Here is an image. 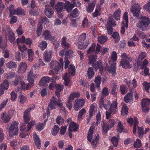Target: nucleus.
I'll list each match as a JSON object with an SVG mask.
<instances>
[{
	"label": "nucleus",
	"mask_w": 150,
	"mask_h": 150,
	"mask_svg": "<svg viewBox=\"0 0 150 150\" xmlns=\"http://www.w3.org/2000/svg\"><path fill=\"white\" fill-rule=\"evenodd\" d=\"M27 68V64L25 62L20 63L18 68V72L19 74H23L26 71Z\"/></svg>",
	"instance_id": "f3484780"
},
{
	"label": "nucleus",
	"mask_w": 150,
	"mask_h": 150,
	"mask_svg": "<svg viewBox=\"0 0 150 150\" xmlns=\"http://www.w3.org/2000/svg\"><path fill=\"white\" fill-rule=\"evenodd\" d=\"M145 37V35L143 32L140 31H138L134 35L133 38H138V37L144 38Z\"/></svg>",
	"instance_id": "603ef678"
},
{
	"label": "nucleus",
	"mask_w": 150,
	"mask_h": 150,
	"mask_svg": "<svg viewBox=\"0 0 150 150\" xmlns=\"http://www.w3.org/2000/svg\"><path fill=\"white\" fill-rule=\"evenodd\" d=\"M141 146L142 145L140 140L139 139H137L134 143V147L136 148H139L141 147Z\"/></svg>",
	"instance_id": "69168bd1"
},
{
	"label": "nucleus",
	"mask_w": 150,
	"mask_h": 150,
	"mask_svg": "<svg viewBox=\"0 0 150 150\" xmlns=\"http://www.w3.org/2000/svg\"><path fill=\"white\" fill-rule=\"evenodd\" d=\"M122 59L120 61V65L122 67L125 69L130 67L129 62H131L132 58L128 57L127 54L125 53H123L121 55Z\"/></svg>",
	"instance_id": "423d86ee"
},
{
	"label": "nucleus",
	"mask_w": 150,
	"mask_h": 150,
	"mask_svg": "<svg viewBox=\"0 0 150 150\" xmlns=\"http://www.w3.org/2000/svg\"><path fill=\"white\" fill-rule=\"evenodd\" d=\"M20 102L21 104H23L27 100V97L23 95H21L19 96Z\"/></svg>",
	"instance_id": "13d9d810"
},
{
	"label": "nucleus",
	"mask_w": 150,
	"mask_h": 150,
	"mask_svg": "<svg viewBox=\"0 0 150 150\" xmlns=\"http://www.w3.org/2000/svg\"><path fill=\"white\" fill-rule=\"evenodd\" d=\"M37 75L36 74H33V72L31 71H29L27 76V80L29 83L34 85V79L36 77Z\"/></svg>",
	"instance_id": "dca6fc26"
},
{
	"label": "nucleus",
	"mask_w": 150,
	"mask_h": 150,
	"mask_svg": "<svg viewBox=\"0 0 150 150\" xmlns=\"http://www.w3.org/2000/svg\"><path fill=\"white\" fill-rule=\"evenodd\" d=\"M128 113V109L127 107L124 104H123V106L121 111V113L122 115H125Z\"/></svg>",
	"instance_id": "49530a36"
},
{
	"label": "nucleus",
	"mask_w": 150,
	"mask_h": 150,
	"mask_svg": "<svg viewBox=\"0 0 150 150\" xmlns=\"http://www.w3.org/2000/svg\"><path fill=\"white\" fill-rule=\"evenodd\" d=\"M79 14V12L77 8H75L70 13L71 17L73 18H76L78 17Z\"/></svg>",
	"instance_id": "c9c22d12"
},
{
	"label": "nucleus",
	"mask_w": 150,
	"mask_h": 150,
	"mask_svg": "<svg viewBox=\"0 0 150 150\" xmlns=\"http://www.w3.org/2000/svg\"><path fill=\"white\" fill-rule=\"evenodd\" d=\"M96 47V44L94 43L93 44L87 51V54H91L93 53L96 54H98L100 51L101 47L99 44H97Z\"/></svg>",
	"instance_id": "9d476101"
},
{
	"label": "nucleus",
	"mask_w": 150,
	"mask_h": 150,
	"mask_svg": "<svg viewBox=\"0 0 150 150\" xmlns=\"http://www.w3.org/2000/svg\"><path fill=\"white\" fill-rule=\"evenodd\" d=\"M118 137H116L115 136H113L112 137L111 139V141L113 144V145L115 146H117L118 144Z\"/></svg>",
	"instance_id": "c03bdc74"
},
{
	"label": "nucleus",
	"mask_w": 150,
	"mask_h": 150,
	"mask_svg": "<svg viewBox=\"0 0 150 150\" xmlns=\"http://www.w3.org/2000/svg\"><path fill=\"white\" fill-rule=\"evenodd\" d=\"M62 47L65 48H67L70 47V44L66 42V38H63L62 42Z\"/></svg>",
	"instance_id": "09e8293b"
},
{
	"label": "nucleus",
	"mask_w": 150,
	"mask_h": 150,
	"mask_svg": "<svg viewBox=\"0 0 150 150\" xmlns=\"http://www.w3.org/2000/svg\"><path fill=\"white\" fill-rule=\"evenodd\" d=\"M45 125L41 123H39L36 126V129L39 131H41L44 127Z\"/></svg>",
	"instance_id": "e2e57ef3"
},
{
	"label": "nucleus",
	"mask_w": 150,
	"mask_h": 150,
	"mask_svg": "<svg viewBox=\"0 0 150 150\" xmlns=\"http://www.w3.org/2000/svg\"><path fill=\"white\" fill-rule=\"evenodd\" d=\"M42 28L43 26L42 23H40V22H39V23L38 24L37 26L36 30L38 37H39L40 35Z\"/></svg>",
	"instance_id": "a19ab883"
},
{
	"label": "nucleus",
	"mask_w": 150,
	"mask_h": 150,
	"mask_svg": "<svg viewBox=\"0 0 150 150\" xmlns=\"http://www.w3.org/2000/svg\"><path fill=\"white\" fill-rule=\"evenodd\" d=\"M86 111L84 108H82L80 110L79 112L77 120L81 121L82 119L83 115L86 112Z\"/></svg>",
	"instance_id": "72a5a7b5"
},
{
	"label": "nucleus",
	"mask_w": 150,
	"mask_h": 150,
	"mask_svg": "<svg viewBox=\"0 0 150 150\" xmlns=\"http://www.w3.org/2000/svg\"><path fill=\"white\" fill-rule=\"evenodd\" d=\"M63 7V4L60 2L58 3L55 7L58 13L62 11Z\"/></svg>",
	"instance_id": "de8ad7c7"
},
{
	"label": "nucleus",
	"mask_w": 150,
	"mask_h": 150,
	"mask_svg": "<svg viewBox=\"0 0 150 150\" xmlns=\"http://www.w3.org/2000/svg\"><path fill=\"white\" fill-rule=\"evenodd\" d=\"M19 124V122L17 121H14L12 122L8 129L9 135L10 137L18 134Z\"/></svg>",
	"instance_id": "0eeeda50"
},
{
	"label": "nucleus",
	"mask_w": 150,
	"mask_h": 150,
	"mask_svg": "<svg viewBox=\"0 0 150 150\" xmlns=\"http://www.w3.org/2000/svg\"><path fill=\"white\" fill-rule=\"evenodd\" d=\"M47 43L46 41H42L39 44L38 46L42 51H43L47 47Z\"/></svg>",
	"instance_id": "4c0bfd02"
},
{
	"label": "nucleus",
	"mask_w": 150,
	"mask_h": 150,
	"mask_svg": "<svg viewBox=\"0 0 150 150\" xmlns=\"http://www.w3.org/2000/svg\"><path fill=\"white\" fill-rule=\"evenodd\" d=\"M116 24L115 21L112 18L109 17L108 20V22L106 25L115 26Z\"/></svg>",
	"instance_id": "473e14b6"
},
{
	"label": "nucleus",
	"mask_w": 150,
	"mask_h": 150,
	"mask_svg": "<svg viewBox=\"0 0 150 150\" xmlns=\"http://www.w3.org/2000/svg\"><path fill=\"white\" fill-rule=\"evenodd\" d=\"M95 6V4L92 3L89 4L87 8V11L88 13L92 12L94 9Z\"/></svg>",
	"instance_id": "6e6d98bb"
},
{
	"label": "nucleus",
	"mask_w": 150,
	"mask_h": 150,
	"mask_svg": "<svg viewBox=\"0 0 150 150\" xmlns=\"http://www.w3.org/2000/svg\"><path fill=\"white\" fill-rule=\"evenodd\" d=\"M33 139L35 144L37 147L39 149L41 146V141L38 136L35 133L33 135Z\"/></svg>",
	"instance_id": "5701e85b"
},
{
	"label": "nucleus",
	"mask_w": 150,
	"mask_h": 150,
	"mask_svg": "<svg viewBox=\"0 0 150 150\" xmlns=\"http://www.w3.org/2000/svg\"><path fill=\"white\" fill-rule=\"evenodd\" d=\"M63 105V103L61 101L58 99V102L57 101V99L54 97L52 98L50 100V101L48 104V107L52 109H54L56 108L57 107L61 106Z\"/></svg>",
	"instance_id": "6e6552de"
},
{
	"label": "nucleus",
	"mask_w": 150,
	"mask_h": 150,
	"mask_svg": "<svg viewBox=\"0 0 150 150\" xmlns=\"http://www.w3.org/2000/svg\"><path fill=\"white\" fill-rule=\"evenodd\" d=\"M29 110L27 109L25 110L23 115V119L25 122H27L30 120V115L29 114Z\"/></svg>",
	"instance_id": "7c9ffc66"
},
{
	"label": "nucleus",
	"mask_w": 150,
	"mask_h": 150,
	"mask_svg": "<svg viewBox=\"0 0 150 150\" xmlns=\"http://www.w3.org/2000/svg\"><path fill=\"white\" fill-rule=\"evenodd\" d=\"M120 10L118 9L116 10L113 14L114 18L116 20H119L120 19Z\"/></svg>",
	"instance_id": "a18cd8bd"
},
{
	"label": "nucleus",
	"mask_w": 150,
	"mask_h": 150,
	"mask_svg": "<svg viewBox=\"0 0 150 150\" xmlns=\"http://www.w3.org/2000/svg\"><path fill=\"white\" fill-rule=\"evenodd\" d=\"M23 78V76H19L16 78V80L13 82V85L14 86H16L18 83V81L22 79Z\"/></svg>",
	"instance_id": "0e129e2a"
},
{
	"label": "nucleus",
	"mask_w": 150,
	"mask_h": 150,
	"mask_svg": "<svg viewBox=\"0 0 150 150\" xmlns=\"http://www.w3.org/2000/svg\"><path fill=\"white\" fill-rule=\"evenodd\" d=\"M18 48L19 50L22 52H24L26 51L27 47L24 45L22 46L19 45L18 43L21 42L22 43H25L26 44L30 45L32 42V41L30 38H18L16 40Z\"/></svg>",
	"instance_id": "39448f33"
},
{
	"label": "nucleus",
	"mask_w": 150,
	"mask_h": 150,
	"mask_svg": "<svg viewBox=\"0 0 150 150\" xmlns=\"http://www.w3.org/2000/svg\"><path fill=\"white\" fill-rule=\"evenodd\" d=\"M94 74L95 73L93 71V68L91 67L88 68L87 71V74L88 78L89 79L92 78L94 76Z\"/></svg>",
	"instance_id": "58836bf2"
},
{
	"label": "nucleus",
	"mask_w": 150,
	"mask_h": 150,
	"mask_svg": "<svg viewBox=\"0 0 150 150\" xmlns=\"http://www.w3.org/2000/svg\"><path fill=\"white\" fill-rule=\"evenodd\" d=\"M1 117L5 123L8 122L11 118L10 116L9 115L6 114L4 113L1 114Z\"/></svg>",
	"instance_id": "c756f323"
},
{
	"label": "nucleus",
	"mask_w": 150,
	"mask_h": 150,
	"mask_svg": "<svg viewBox=\"0 0 150 150\" xmlns=\"http://www.w3.org/2000/svg\"><path fill=\"white\" fill-rule=\"evenodd\" d=\"M140 9V5L139 4H135L131 6L130 11L133 13L134 16L139 18Z\"/></svg>",
	"instance_id": "1a4fd4ad"
},
{
	"label": "nucleus",
	"mask_w": 150,
	"mask_h": 150,
	"mask_svg": "<svg viewBox=\"0 0 150 150\" xmlns=\"http://www.w3.org/2000/svg\"><path fill=\"white\" fill-rule=\"evenodd\" d=\"M44 12L45 14L49 18H51L54 13L53 10L49 5L45 6Z\"/></svg>",
	"instance_id": "4468645a"
},
{
	"label": "nucleus",
	"mask_w": 150,
	"mask_h": 150,
	"mask_svg": "<svg viewBox=\"0 0 150 150\" xmlns=\"http://www.w3.org/2000/svg\"><path fill=\"white\" fill-rule=\"evenodd\" d=\"M143 85L145 90L149 93V88L150 87V83L145 81L143 83Z\"/></svg>",
	"instance_id": "680f3d73"
},
{
	"label": "nucleus",
	"mask_w": 150,
	"mask_h": 150,
	"mask_svg": "<svg viewBox=\"0 0 150 150\" xmlns=\"http://www.w3.org/2000/svg\"><path fill=\"white\" fill-rule=\"evenodd\" d=\"M94 129V125H93L91 127L89 130L88 134L87 139L89 141L91 142L92 139V135L93 134V131Z\"/></svg>",
	"instance_id": "bb28decb"
},
{
	"label": "nucleus",
	"mask_w": 150,
	"mask_h": 150,
	"mask_svg": "<svg viewBox=\"0 0 150 150\" xmlns=\"http://www.w3.org/2000/svg\"><path fill=\"white\" fill-rule=\"evenodd\" d=\"M85 101L83 99L78 98L75 101L74 104V109L75 111H78L85 104Z\"/></svg>",
	"instance_id": "9b49d317"
},
{
	"label": "nucleus",
	"mask_w": 150,
	"mask_h": 150,
	"mask_svg": "<svg viewBox=\"0 0 150 150\" xmlns=\"http://www.w3.org/2000/svg\"><path fill=\"white\" fill-rule=\"evenodd\" d=\"M144 8L146 11L150 12V1H149L144 6Z\"/></svg>",
	"instance_id": "774afa93"
},
{
	"label": "nucleus",
	"mask_w": 150,
	"mask_h": 150,
	"mask_svg": "<svg viewBox=\"0 0 150 150\" xmlns=\"http://www.w3.org/2000/svg\"><path fill=\"white\" fill-rule=\"evenodd\" d=\"M95 138H94L93 140L92 141L91 143L93 147H95L96 146V145L98 144L99 137L98 134H97L95 136Z\"/></svg>",
	"instance_id": "ea45409f"
},
{
	"label": "nucleus",
	"mask_w": 150,
	"mask_h": 150,
	"mask_svg": "<svg viewBox=\"0 0 150 150\" xmlns=\"http://www.w3.org/2000/svg\"><path fill=\"white\" fill-rule=\"evenodd\" d=\"M146 56V53L144 52H142L140 53L139 56L138 57V59L137 62V65L138 66L140 65V61L142 60Z\"/></svg>",
	"instance_id": "f704fd0d"
},
{
	"label": "nucleus",
	"mask_w": 150,
	"mask_h": 150,
	"mask_svg": "<svg viewBox=\"0 0 150 150\" xmlns=\"http://www.w3.org/2000/svg\"><path fill=\"white\" fill-rule=\"evenodd\" d=\"M6 66L9 69L16 68L17 67V64L13 62H9L6 64Z\"/></svg>",
	"instance_id": "37998d69"
},
{
	"label": "nucleus",
	"mask_w": 150,
	"mask_h": 150,
	"mask_svg": "<svg viewBox=\"0 0 150 150\" xmlns=\"http://www.w3.org/2000/svg\"><path fill=\"white\" fill-rule=\"evenodd\" d=\"M88 43V40H86L85 38H80L78 42V47L81 50L85 49L87 46Z\"/></svg>",
	"instance_id": "f8f14e48"
},
{
	"label": "nucleus",
	"mask_w": 150,
	"mask_h": 150,
	"mask_svg": "<svg viewBox=\"0 0 150 150\" xmlns=\"http://www.w3.org/2000/svg\"><path fill=\"white\" fill-rule=\"evenodd\" d=\"M59 130V128L58 125L54 126L52 131V134L53 135H56L58 133Z\"/></svg>",
	"instance_id": "5fc2aeb1"
},
{
	"label": "nucleus",
	"mask_w": 150,
	"mask_h": 150,
	"mask_svg": "<svg viewBox=\"0 0 150 150\" xmlns=\"http://www.w3.org/2000/svg\"><path fill=\"white\" fill-rule=\"evenodd\" d=\"M52 79V78L48 76L43 77L39 83V85L40 86H47V84L51 81Z\"/></svg>",
	"instance_id": "a211bd4d"
},
{
	"label": "nucleus",
	"mask_w": 150,
	"mask_h": 150,
	"mask_svg": "<svg viewBox=\"0 0 150 150\" xmlns=\"http://www.w3.org/2000/svg\"><path fill=\"white\" fill-rule=\"evenodd\" d=\"M134 124L133 129V133L135 134L136 132V129L138 128V133L144 132L143 129L141 127H139L138 126V122L137 121V118L136 117L134 118Z\"/></svg>",
	"instance_id": "6ab92c4d"
},
{
	"label": "nucleus",
	"mask_w": 150,
	"mask_h": 150,
	"mask_svg": "<svg viewBox=\"0 0 150 150\" xmlns=\"http://www.w3.org/2000/svg\"><path fill=\"white\" fill-rule=\"evenodd\" d=\"M14 6L13 5H11L9 7V10L10 12V16L11 17L13 15L15 10Z\"/></svg>",
	"instance_id": "338daca9"
},
{
	"label": "nucleus",
	"mask_w": 150,
	"mask_h": 150,
	"mask_svg": "<svg viewBox=\"0 0 150 150\" xmlns=\"http://www.w3.org/2000/svg\"><path fill=\"white\" fill-rule=\"evenodd\" d=\"M50 68L56 71H58L61 68V65L56 60H52L50 63Z\"/></svg>",
	"instance_id": "ddd939ff"
},
{
	"label": "nucleus",
	"mask_w": 150,
	"mask_h": 150,
	"mask_svg": "<svg viewBox=\"0 0 150 150\" xmlns=\"http://www.w3.org/2000/svg\"><path fill=\"white\" fill-rule=\"evenodd\" d=\"M140 20L136 24L137 27L141 30L144 31L146 30L150 23L149 18L145 16H142Z\"/></svg>",
	"instance_id": "f03ea898"
},
{
	"label": "nucleus",
	"mask_w": 150,
	"mask_h": 150,
	"mask_svg": "<svg viewBox=\"0 0 150 150\" xmlns=\"http://www.w3.org/2000/svg\"><path fill=\"white\" fill-rule=\"evenodd\" d=\"M24 13V11L21 8H18L15 10L13 15L22 14Z\"/></svg>",
	"instance_id": "4d7b16f0"
},
{
	"label": "nucleus",
	"mask_w": 150,
	"mask_h": 150,
	"mask_svg": "<svg viewBox=\"0 0 150 150\" xmlns=\"http://www.w3.org/2000/svg\"><path fill=\"white\" fill-rule=\"evenodd\" d=\"M9 86V84L7 81H4L3 83L0 85V87L4 90L7 89Z\"/></svg>",
	"instance_id": "8fccbe9b"
},
{
	"label": "nucleus",
	"mask_w": 150,
	"mask_h": 150,
	"mask_svg": "<svg viewBox=\"0 0 150 150\" xmlns=\"http://www.w3.org/2000/svg\"><path fill=\"white\" fill-rule=\"evenodd\" d=\"M55 120L56 123L58 125L63 123L64 121V119L62 117L60 116H58L56 119Z\"/></svg>",
	"instance_id": "3c124183"
},
{
	"label": "nucleus",
	"mask_w": 150,
	"mask_h": 150,
	"mask_svg": "<svg viewBox=\"0 0 150 150\" xmlns=\"http://www.w3.org/2000/svg\"><path fill=\"white\" fill-rule=\"evenodd\" d=\"M116 64L113 63L108 69V71L112 75H115L116 74Z\"/></svg>",
	"instance_id": "b1692460"
},
{
	"label": "nucleus",
	"mask_w": 150,
	"mask_h": 150,
	"mask_svg": "<svg viewBox=\"0 0 150 150\" xmlns=\"http://www.w3.org/2000/svg\"><path fill=\"white\" fill-rule=\"evenodd\" d=\"M20 83L22 89L24 90H29L31 87H33L34 85L30 83L25 84V83L23 81H20Z\"/></svg>",
	"instance_id": "aec40b11"
},
{
	"label": "nucleus",
	"mask_w": 150,
	"mask_h": 150,
	"mask_svg": "<svg viewBox=\"0 0 150 150\" xmlns=\"http://www.w3.org/2000/svg\"><path fill=\"white\" fill-rule=\"evenodd\" d=\"M64 86L62 85L58 84L56 86L55 94L57 96L59 100L60 98V92L63 89Z\"/></svg>",
	"instance_id": "393cba45"
},
{
	"label": "nucleus",
	"mask_w": 150,
	"mask_h": 150,
	"mask_svg": "<svg viewBox=\"0 0 150 150\" xmlns=\"http://www.w3.org/2000/svg\"><path fill=\"white\" fill-rule=\"evenodd\" d=\"M75 6V2H74L73 4H71L69 1H67L65 5V8L67 11L69 12L71 11L73 8Z\"/></svg>",
	"instance_id": "4be33fe9"
},
{
	"label": "nucleus",
	"mask_w": 150,
	"mask_h": 150,
	"mask_svg": "<svg viewBox=\"0 0 150 150\" xmlns=\"http://www.w3.org/2000/svg\"><path fill=\"white\" fill-rule=\"evenodd\" d=\"M116 130L119 133H121L122 132H126V130L124 129V127L122 122L120 121L118 123Z\"/></svg>",
	"instance_id": "c85d7f7f"
},
{
	"label": "nucleus",
	"mask_w": 150,
	"mask_h": 150,
	"mask_svg": "<svg viewBox=\"0 0 150 150\" xmlns=\"http://www.w3.org/2000/svg\"><path fill=\"white\" fill-rule=\"evenodd\" d=\"M111 61H109V63L110 64L111 61L113 62H115L116 61L117 58V55L116 53L113 51L112 52L111 54Z\"/></svg>",
	"instance_id": "79ce46f5"
},
{
	"label": "nucleus",
	"mask_w": 150,
	"mask_h": 150,
	"mask_svg": "<svg viewBox=\"0 0 150 150\" xmlns=\"http://www.w3.org/2000/svg\"><path fill=\"white\" fill-rule=\"evenodd\" d=\"M53 53L52 50H47L45 51L44 56L45 62H49L50 61Z\"/></svg>",
	"instance_id": "2eb2a0df"
},
{
	"label": "nucleus",
	"mask_w": 150,
	"mask_h": 150,
	"mask_svg": "<svg viewBox=\"0 0 150 150\" xmlns=\"http://www.w3.org/2000/svg\"><path fill=\"white\" fill-rule=\"evenodd\" d=\"M150 105V99L148 98H144L142 102V107H146Z\"/></svg>",
	"instance_id": "e433bc0d"
},
{
	"label": "nucleus",
	"mask_w": 150,
	"mask_h": 150,
	"mask_svg": "<svg viewBox=\"0 0 150 150\" xmlns=\"http://www.w3.org/2000/svg\"><path fill=\"white\" fill-rule=\"evenodd\" d=\"M133 99L132 93L130 92L128 93L124 97V101L125 102L128 103L131 101Z\"/></svg>",
	"instance_id": "cd10ccee"
},
{
	"label": "nucleus",
	"mask_w": 150,
	"mask_h": 150,
	"mask_svg": "<svg viewBox=\"0 0 150 150\" xmlns=\"http://www.w3.org/2000/svg\"><path fill=\"white\" fill-rule=\"evenodd\" d=\"M115 121L113 119H110L107 122V124L111 129L112 127L115 124Z\"/></svg>",
	"instance_id": "052dcab7"
},
{
	"label": "nucleus",
	"mask_w": 150,
	"mask_h": 150,
	"mask_svg": "<svg viewBox=\"0 0 150 150\" xmlns=\"http://www.w3.org/2000/svg\"><path fill=\"white\" fill-rule=\"evenodd\" d=\"M117 100L113 101L111 104L110 100L104 101L102 99L99 102L100 107L104 108L106 110L108 109L106 112V118L107 119L111 117V114H115L117 111Z\"/></svg>",
	"instance_id": "f257e3e1"
},
{
	"label": "nucleus",
	"mask_w": 150,
	"mask_h": 150,
	"mask_svg": "<svg viewBox=\"0 0 150 150\" xmlns=\"http://www.w3.org/2000/svg\"><path fill=\"white\" fill-rule=\"evenodd\" d=\"M103 132L104 133H106L111 128L109 127V126L107 123H103L102 126Z\"/></svg>",
	"instance_id": "bf43d9fd"
},
{
	"label": "nucleus",
	"mask_w": 150,
	"mask_h": 150,
	"mask_svg": "<svg viewBox=\"0 0 150 150\" xmlns=\"http://www.w3.org/2000/svg\"><path fill=\"white\" fill-rule=\"evenodd\" d=\"M69 73H66L63 77L64 80V83L65 86L69 85L70 82V78L75 74V69L74 66L70 65L68 68Z\"/></svg>",
	"instance_id": "7ed1b4c3"
},
{
	"label": "nucleus",
	"mask_w": 150,
	"mask_h": 150,
	"mask_svg": "<svg viewBox=\"0 0 150 150\" xmlns=\"http://www.w3.org/2000/svg\"><path fill=\"white\" fill-rule=\"evenodd\" d=\"M101 77L100 75L97 76L95 78L94 82L96 84V86L98 91L100 90V85L101 82Z\"/></svg>",
	"instance_id": "412c9836"
},
{
	"label": "nucleus",
	"mask_w": 150,
	"mask_h": 150,
	"mask_svg": "<svg viewBox=\"0 0 150 150\" xmlns=\"http://www.w3.org/2000/svg\"><path fill=\"white\" fill-rule=\"evenodd\" d=\"M97 58V56L96 55H91L89 57V60L90 64L96 70L99 69L100 71L103 70V67L101 62L99 60L97 61L96 60Z\"/></svg>",
	"instance_id": "20e7f679"
},
{
	"label": "nucleus",
	"mask_w": 150,
	"mask_h": 150,
	"mask_svg": "<svg viewBox=\"0 0 150 150\" xmlns=\"http://www.w3.org/2000/svg\"><path fill=\"white\" fill-rule=\"evenodd\" d=\"M123 18L125 22V27L126 28L128 27V17L127 16V13L126 12H125L123 14Z\"/></svg>",
	"instance_id": "864d4df0"
},
{
	"label": "nucleus",
	"mask_w": 150,
	"mask_h": 150,
	"mask_svg": "<svg viewBox=\"0 0 150 150\" xmlns=\"http://www.w3.org/2000/svg\"><path fill=\"white\" fill-rule=\"evenodd\" d=\"M96 105V104L95 103H93L92 104L89 110V117L90 118H91L93 115L94 114V108L95 106Z\"/></svg>",
	"instance_id": "2f4dec72"
},
{
	"label": "nucleus",
	"mask_w": 150,
	"mask_h": 150,
	"mask_svg": "<svg viewBox=\"0 0 150 150\" xmlns=\"http://www.w3.org/2000/svg\"><path fill=\"white\" fill-rule=\"evenodd\" d=\"M78 129V126L77 124L74 122L70 124L69 130V132L76 131Z\"/></svg>",
	"instance_id": "a878e982"
}]
</instances>
